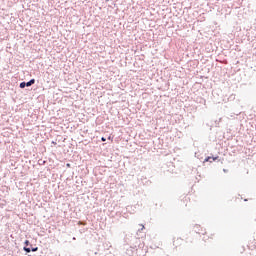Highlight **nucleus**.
I'll return each instance as SVG.
<instances>
[{"label": "nucleus", "instance_id": "1", "mask_svg": "<svg viewBox=\"0 0 256 256\" xmlns=\"http://www.w3.org/2000/svg\"><path fill=\"white\" fill-rule=\"evenodd\" d=\"M32 85H35V78L30 79L28 82H21L19 87L20 89H25V87H31Z\"/></svg>", "mask_w": 256, "mask_h": 256}, {"label": "nucleus", "instance_id": "2", "mask_svg": "<svg viewBox=\"0 0 256 256\" xmlns=\"http://www.w3.org/2000/svg\"><path fill=\"white\" fill-rule=\"evenodd\" d=\"M219 159V156H207L204 159V163H213V161H217Z\"/></svg>", "mask_w": 256, "mask_h": 256}, {"label": "nucleus", "instance_id": "3", "mask_svg": "<svg viewBox=\"0 0 256 256\" xmlns=\"http://www.w3.org/2000/svg\"><path fill=\"white\" fill-rule=\"evenodd\" d=\"M183 243V239L177 238L176 240L173 241L174 247H179Z\"/></svg>", "mask_w": 256, "mask_h": 256}, {"label": "nucleus", "instance_id": "4", "mask_svg": "<svg viewBox=\"0 0 256 256\" xmlns=\"http://www.w3.org/2000/svg\"><path fill=\"white\" fill-rule=\"evenodd\" d=\"M23 251H25V253H31V248L27 247V246H24Z\"/></svg>", "mask_w": 256, "mask_h": 256}, {"label": "nucleus", "instance_id": "5", "mask_svg": "<svg viewBox=\"0 0 256 256\" xmlns=\"http://www.w3.org/2000/svg\"><path fill=\"white\" fill-rule=\"evenodd\" d=\"M31 251L32 253H37V251H39V247H32Z\"/></svg>", "mask_w": 256, "mask_h": 256}, {"label": "nucleus", "instance_id": "6", "mask_svg": "<svg viewBox=\"0 0 256 256\" xmlns=\"http://www.w3.org/2000/svg\"><path fill=\"white\" fill-rule=\"evenodd\" d=\"M24 245L25 247H29V245L31 247V242L29 240H25Z\"/></svg>", "mask_w": 256, "mask_h": 256}, {"label": "nucleus", "instance_id": "7", "mask_svg": "<svg viewBox=\"0 0 256 256\" xmlns=\"http://www.w3.org/2000/svg\"><path fill=\"white\" fill-rule=\"evenodd\" d=\"M45 163H47V161H45V160H39L38 161V165H45Z\"/></svg>", "mask_w": 256, "mask_h": 256}, {"label": "nucleus", "instance_id": "8", "mask_svg": "<svg viewBox=\"0 0 256 256\" xmlns=\"http://www.w3.org/2000/svg\"><path fill=\"white\" fill-rule=\"evenodd\" d=\"M101 141L105 142V141H107V138L102 137V138H101Z\"/></svg>", "mask_w": 256, "mask_h": 256}, {"label": "nucleus", "instance_id": "9", "mask_svg": "<svg viewBox=\"0 0 256 256\" xmlns=\"http://www.w3.org/2000/svg\"><path fill=\"white\" fill-rule=\"evenodd\" d=\"M200 103H205V99L201 98Z\"/></svg>", "mask_w": 256, "mask_h": 256}, {"label": "nucleus", "instance_id": "10", "mask_svg": "<svg viewBox=\"0 0 256 256\" xmlns=\"http://www.w3.org/2000/svg\"><path fill=\"white\" fill-rule=\"evenodd\" d=\"M224 173H229V170L223 169Z\"/></svg>", "mask_w": 256, "mask_h": 256}, {"label": "nucleus", "instance_id": "11", "mask_svg": "<svg viewBox=\"0 0 256 256\" xmlns=\"http://www.w3.org/2000/svg\"><path fill=\"white\" fill-rule=\"evenodd\" d=\"M196 233H199V228H195Z\"/></svg>", "mask_w": 256, "mask_h": 256}, {"label": "nucleus", "instance_id": "12", "mask_svg": "<svg viewBox=\"0 0 256 256\" xmlns=\"http://www.w3.org/2000/svg\"><path fill=\"white\" fill-rule=\"evenodd\" d=\"M66 167H71V164H66Z\"/></svg>", "mask_w": 256, "mask_h": 256}, {"label": "nucleus", "instance_id": "13", "mask_svg": "<svg viewBox=\"0 0 256 256\" xmlns=\"http://www.w3.org/2000/svg\"><path fill=\"white\" fill-rule=\"evenodd\" d=\"M195 229H199V225H196V226H195Z\"/></svg>", "mask_w": 256, "mask_h": 256}, {"label": "nucleus", "instance_id": "14", "mask_svg": "<svg viewBox=\"0 0 256 256\" xmlns=\"http://www.w3.org/2000/svg\"><path fill=\"white\" fill-rule=\"evenodd\" d=\"M143 229H145V226H142L141 230L143 231Z\"/></svg>", "mask_w": 256, "mask_h": 256}, {"label": "nucleus", "instance_id": "15", "mask_svg": "<svg viewBox=\"0 0 256 256\" xmlns=\"http://www.w3.org/2000/svg\"><path fill=\"white\" fill-rule=\"evenodd\" d=\"M108 139H111V136H110V137H108Z\"/></svg>", "mask_w": 256, "mask_h": 256}]
</instances>
